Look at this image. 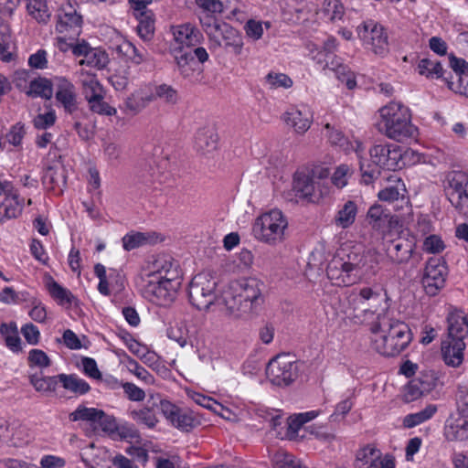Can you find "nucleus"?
<instances>
[{
  "label": "nucleus",
  "instance_id": "1",
  "mask_svg": "<svg viewBox=\"0 0 468 468\" xmlns=\"http://www.w3.org/2000/svg\"><path fill=\"white\" fill-rule=\"evenodd\" d=\"M379 271V255L372 250H364L360 246L352 247L349 251L344 250L335 256L327 265L326 274L336 286H350L370 279Z\"/></svg>",
  "mask_w": 468,
  "mask_h": 468
},
{
  "label": "nucleus",
  "instance_id": "2",
  "mask_svg": "<svg viewBox=\"0 0 468 468\" xmlns=\"http://www.w3.org/2000/svg\"><path fill=\"white\" fill-rule=\"evenodd\" d=\"M180 285L178 262L169 255H161L150 265L142 294L155 305L168 306L176 300Z\"/></svg>",
  "mask_w": 468,
  "mask_h": 468
},
{
  "label": "nucleus",
  "instance_id": "3",
  "mask_svg": "<svg viewBox=\"0 0 468 468\" xmlns=\"http://www.w3.org/2000/svg\"><path fill=\"white\" fill-rule=\"evenodd\" d=\"M265 284L255 277L242 278L231 283L221 303L227 314L240 318L259 310L264 302Z\"/></svg>",
  "mask_w": 468,
  "mask_h": 468
},
{
  "label": "nucleus",
  "instance_id": "4",
  "mask_svg": "<svg viewBox=\"0 0 468 468\" xmlns=\"http://www.w3.org/2000/svg\"><path fill=\"white\" fill-rule=\"evenodd\" d=\"M377 129L398 143L415 140L419 134L417 126L412 123L410 110L399 101H391L379 109Z\"/></svg>",
  "mask_w": 468,
  "mask_h": 468
},
{
  "label": "nucleus",
  "instance_id": "5",
  "mask_svg": "<svg viewBox=\"0 0 468 468\" xmlns=\"http://www.w3.org/2000/svg\"><path fill=\"white\" fill-rule=\"evenodd\" d=\"M370 160L359 161L362 182L369 185L380 176L381 169H401L404 165L402 149L396 144H376L370 150Z\"/></svg>",
  "mask_w": 468,
  "mask_h": 468
},
{
  "label": "nucleus",
  "instance_id": "6",
  "mask_svg": "<svg viewBox=\"0 0 468 468\" xmlns=\"http://www.w3.org/2000/svg\"><path fill=\"white\" fill-rule=\"evenodd\" d=\"M201 24L212 48H224L228 52H232L235 55L241 53L242 37L230 25L218 22L210 16L201 19Z\"/></svg>",
  "mask_w": 468,
  "mask_h": 468
},
{
  "label": "nucleus",
  "instance_id": "7",
  "mask_svg": "<svg viewBox=\"0 0 468 468\" xmlns=\"http://www.w3.org/2000/svg\"><path fill=\"white\" fill-rule=\"evenodd\" d=\"M287 227L288 221L282 212L279 209H272L255 219L252 233L258 240L276 245L284 239Z\"/></svg>",
  "mask_w": 468,
  "mask_h": 468
},
{
  "label": "nucleus",
  "instance_id": "8",
  "mask_svg": "<svg viewBox=\"0 0 468 468\" xmlns=\"http://www.w3.org/2000/svg\"><path fill=\"white\" fill-rule=\"evenodd\" d=\"M370 331L384 334L397 340V343L389 347L390 352L398 346H408L412 339L409 325L393 317L388 311L378 314L376 320L370 323Z\"/></svg>",
  "mask_w": 468,
  "mask_h": 468
},
{
  "label": "nucleus",
  "instance_id": "9",
  "mask_svg": "<svg viewBox=\"0 0 468 468\" xmlns=\"http://www.w3.org/2000/svg\"><path fill=\"white\" fill-rule=\"evenodd\" d=\"M217 281L208 272L197 274L189 284L188 296L190 303L198 310H208L215 303H219L216 297Z\"/></svg>",
  "mask_w": 468,
  "mask_h": 468
},
{
  "label": "nucleus",
  "instance_id": "10",
  "mask_svg": "<svg viewBox=\"0 0 468 468\" xmlns=\"http://www.w3.org/2000/svg\"><path fill=\"white\" fill-rule=\"evenodd\" d=\"M387 293L382 294L379 291L371 287H362L357 293L354 294L353 303L354 311L357 312L354 315L356 323H369L370 319L376 314L386 303Z\"/></svg>",
  "mask_w": 468,
  "mask_h": 468
},
{
  "label": "nucleus",
  "instance_id": "11",
  "mask_svg": "<svg viewBox=\"0 0 468 468\" xmlns=\"http://www.w3.org/2000/svg\"><path fill=\"white\" fill-rule=\"evenodd\" d=\"M445 195L452 206L463 215L468 213V173L450 171L443 180Z\"/></svg>",
  "mask_w": 468,
  "mask_h": 468
},
{
  "label": "nucleus",
  "instance_id": "12",
  "mask_svg": "<svg viewBox=\"0 0 468 468\" xmlns=\"http://www.w3.org/2000/svg\"><path fill=\"white\" fill-rule=\"evenodd\" d=\"M299 374L297 361L290 354H279L271 359L266 367L270 381L279 387L292 384Z\"/></svg>",
  "mask_w": 468,
  "mask_h": 468
},
{
  "label": "nucleus",
  "instance_id": "13",
  "mask_svg": "<svg viewBox=\"0 0 468 468\" xmlns=\"http://www.w3.org/2000/svg\"><path fill=\"white\" fill-rule=\"evenodd\" d=\"M357 29L366 48L376 56L385 58L389 53L388 37L383 26L367 20Z\"/></svg>",
  "mask_w": 468,
  "mask_h": 468
},
{
  "label": "nucleus",
  "instance_id": "14",
  "mask_svg": "<svg viewBox=\"0 0 468 468\" xmlns=\"http://www.w3.org/2000/svg\"><path fill=\"white\" fill-rule=\"evenodd\" d=\"M160 410L169 423L183 432H189L201 424L200 418L193 410L179 408L169 400H161Z\"/></svg>",
  "mask_w": 468,
  "mask_h": 468
},
{
  "label": "nucleus",
  "instance_id": "15",
  "mask_svg": "<svg viewBox=\"0 0 468 468\" xmlns=\"http://www.w3.org/2000/svg\"><path fill=\"white\" fill-rule=\"evenodd\" d=\"M448 268L442 258L432 257L425 263L421 283L426 294L435 296L444 287Z\"/></svg>",
  "mask_w": 468,
  "mask_h": 468
},
{
  "label": "nucleus",
  "instance_id": "16",
  "mask_svg": "<svg viewBox=\"0 0 468 468\" xmlns=\"http://www.w3.org/2000/svg\"><path fill=\"white\" fill-rule=\"evenodd\" d=\"M55 99L57 105L64 109L67 113H73L78 109L77 88L71 80L63 76L53 78Z\"/></svg>",
  "mask_w": 468,
  "mask_h": 468
},
{
  "label": "nucleus",
  "instance_id": "17",
  "mask_svg": "<svg viewBox=\"0 0 468 468\" xmlns=\"http://www.w3.org/2000/svg\"><path fill=\"white\" fill-rule=\"evenodd\" d=\"M293 191L300 200L317 203L326 193L321 187V182L315 181L312 176L297 173L293 179Z\"/></svg>",
  "mask_w": 468,
  "mask_h": 468
},
{
  "label": "nucleus",
  "instance_id": "18",
  "mask_svg": "<svg viewBox=\"0 0 468 468\" xmlns=\"http://www.w3.org/2000/svg\"><path fill=\"white\" fill-rule=\"evenodd\" d=\"M384 247L387 256L395 264L407 263L412 257L415 243L412 239L403 237L389 239L388 234L384 236Z\"/></svg>",
  "mask_w": 468,
  "mask_h": 468
},
{
  "label": "nucleus",
  "instance_id": "19",
  "mask_svg": "<svg viewBox=\"0 0 468 468\" xmlns=\"http://www.w3.org/2000/svg\"><path fill=\"white\" fill-rule=\"evenodd\" d=\"M81 26L82 16L77 10L70 4L62 5L58 14L56 30L70 38H76L80 35Z\"/></svg>",
  "mask_w": 468,
  "mask_h": 468
},
{
  "label": "nucleus",
  "instance_id": "20",
  "mask_svg": "<svg viewBox=\"0 0 468 468\" xmlns=\"http://www.w3.org/2000/svg\"><path fill=\"white\" fill-rule=\"evenodd\" d=\"M285 124L293 129L298 134H304L314 121L312 110L307 105L290 107L282 115Z\"/></svg>",
  "mask_w": 468,
  "mask_h": 468
},
{
  "label": "nucleus",
  "instance_id": "21",
  "mask_svg": "<svg viewBox=\"0 0 468 468\" xmlns=\"http://www.w3.org/2000/svg\"><path fill=\"white\" fill-rule=\"evenodd\" d=\"M436 386V378L432 372H422L411 379L404 389V398L408 402L414 401L431 392Z\"/></svg>",
  "mask_w": 468,
  "mask_h": 468
},
{
  "label": "nucleus",
  "instance_id": "22",
  "mask_svg": "<svg viewBox=\"0 0 468 468\" xmlns=\"http://www.w3.org/2000/svg\"><path fill=\"white\" fill-rule=\"evenodd\" d=\"M153 102V93L148 82L134 90L123 101V111L130 115H137Z\"/></svg>",
  "mask_w": 468,
  "mask_h": 468
},
{
  "label": "nucleus",
  "instance_id": "23",
  "mask_svg": "<svg viewBox=\"0 0 468 468\" xmlns=\"http://www.w3.org/2000/svg\"><path fill=\"white\" fill-rule=\"evenodd\" d=\"M318 63H324V69L334 71L335 77L346 85L349 90L356 86V77L348 66L343 63L341 58L335 55H326L324 58H315Z\"/></svg>",
  "mask_w": 468,
  "mask_h": 468
},
{
  "label": "nucleus",
  "instance_id": "24",
  "mask_svg": "<svg viewBox=\"0 0 468 468\" xmlns=\"http://www.w3.org/2000/svg\"><path fill=\"white\" fill-rule=\"evenodd\" d=\"M465 343L461 339L444 338L441 341V351L444 363L448 367H458L464 359Z\"/></svg>",
  "mask_w": 468,
  "mask_h": 468
},
{
  "label": "nucleus",
  "instance_id": "25",
  "mask_svg": "<svg viewBox=\"0 0 468 468\" xmlns=\"http://www.w3.org/2000/svg\"><path fill=\"white\" fill-rule=\"evenodd\" d=\"M447 335L445 338L464 341L468 335V319L460 310H452L446 317Z\"/></svg>",
  "mask_w": 468,
  "mask_h": 468
},
{
  "label": "nucleus",
  "instance_id": "26",
  "mask_svg": "<svg viewBox=\"0 0 468 468\" xmlns=\"http://www.w3.org/2000/svg\"><path fill=\"white\" fill-rule=\"evenodd\" d=\"M368 224L377 230L384 232L385 229L398 223L397 217L389 209L379 204L371 206L367 214Z\"/></svg>",
  "mask_w": 468,
  "mask_h": 468
},
{
  "label": "nucleus",
  "instance_id": "27",
  "mask_svg": "<svg viewBox=\"0 0 468 468\" xmlns=\"http://www.w3.org/2000/svg\"><path fill=\"white\" fill-rule=\"evenodd\" d=\"M171 30L174 39L180 45L179 50L184 47H196L203 38L201 32L189 23L174 26Z\"/></svg>",
  "mask_w": 468,
  "mask_h": 468
},
{
  "label": "nucleus",
  "instance_id": "28",
  "mask_svg": "<svg viewBox=\"0 0 468 468\" xmlns=\"http://www.w3.org/2000/svg\"><path fill=\"white\" fill-rule=\"evenodd\" d=\"M25 199L19 192L7 197H4L0 203V224L19 218L22 215Z\"/></svg>",
  "mask_w": 468,
  "mask_h": 468
},
{
  "label": "nucleus",
  "instance_id": "29",
  "mask_svg": "<svg viewBox=\"0 0 468 468\" xmlns=\"http://www.w3.org/2000/svg\"><path fill=\"white\" fill-rule=\"evenodd\" d=\"M218 135L213 127L199 129L195 137V147L197 151L207 154L215 151L218 147Z\"/></svg>",
  "mask_w": 468,
  "mask_h": 468
},
{
  "label": "nucleus",
  "instance_id": "30",
  "mask_svg": "<svg viewBox=\"0 0 468 468\" xmlns=\"http://www.w3.org/2000/svg\"><path fill=\"white\" fill-rule=\"evenodd\" d=\"M159 240L154 232H131L126 234L122 241L125 250L130 251L144 245H153Z\"/></svg>",
  "mask_w": 468,
  "mask_h": 468
},
{
  "label": "nucleus",
  "instance_id": "31",
  "mask_svg": "<svg viewBox=\"0 0 468 468\" xmlns=\"http://www.w3.org/2000/svg\"><path fill=\"white\" fill-rule=\"evenodd\" d=\"M356 215V203L353 200H347L336 211L333 222L337 228L348 229L355 223Z\"/></svg>",
  "mask_w": 468,
  "mask_h": 468
},
{
  "label": "nucleus",
  "instance_id": "32",
  "mask_svg": "<svg viewBox=\"0 0 468 468\" xmlns=\"http://www.w3.org/2000/svg\"><path fill=\"white\" fill-rule=\"evenodd\" d=\"M148 84L153 93V101L160 100L169 106H174L178 102V92L173 86L166 83L155 84L154 82H148Z\"/></svg>",
  "mask_w": 468,
  "mask_h": 468
},
{
  "label": "nucleus",
  "instance_id": "33",
  "mask_svg": "<svg viewBox=\"0 0 468 468\" xmlns=\"http://www.w3.org/2000/svg\"><path fill=\"white\" fill-rule=\"evenodd\" d=\"M372 347L378 354L385 356H395L399 355L407 346H398V348H393L390 352V348L397 343L395 338H391L384 334L379 333H372Z\"/></svg>",
  "mask_w": 468,
  "mask_h": 468
},
{
  "label": "nucleus",
  "instance_id": "34",
  "mask_svg": "<svg viewBox=\"0 0 468 468\" xmlns=\"http://www.w3.org/2000/svg\"><path fill=\"white\" fill-rule=\"evenodd\" d=\"M58 382L61 383L62 387L75 394L76 396H81L88 393L90 390V387L88 382L80 378L76 374H58Z\"/></svg>",
  "mask_w": 468,
  "mask_h": 468
},
{
  "label": "nucleus",
  "instance_id": "35",
  "mask_svg": "<svg viewBox=\"0 0 468 468\" xmlns=\"http://www.w3.org/2000/svg\"><path fill=\"white\" fill-rule=\"evenodd\" d=\"M175 59L180 74L184 78H191L199 65L194 58L192 52L184 51L182 49L176 51Z\"/></svg>",
  "mask_w": 468,
  "mask_h": 468
},
{
  "label": "nucleus",
  "instance_id": "36",
  "mask_svg": "<svg viewBox=\"0 0 468 468\" xmlns=\"http://www.w3.org/2000/svg\"><path fill=\"white\" fill-rule=\"evenodd\" d=\"M26 93L33 98L50 99L53 95V80L50 81L45 78L35 79L29 82Z\"/></svg>",
  "mask_w": 468,
  "mask_h": 468
},
{
  "label": "nucleus",
  "instance_id": "37",
  "mask_svg": "<svg viewBox=\"0 0 468 468\" xmlns=\"http://www.w3.org/2000/svg\"><path fill=\"white\" fill-rule=\"evenodd\" d=\"M138 20L137 32L144 41H150L154 35V14L153 12L141 13L135 16Z\"/></svg>",
  "mask_w": 468,
  "mask_h": 468
},
{
  "label": "nucleus",
  "instance_id": "38",
  "mask_svg": "<svg viewBox=\"0 0 468 468\" xmlns=\"http://www.w3.org/2000/svg\"><path fill=\"white\" fill-rule=\"evenodd\" d=\"M436 411L437 407L435 405H428L419 412L405 416L403 419V425L406 428H413L432 418Z\"/></svg>",
  "mask_w": 468,
  "mask_h": 468
},
{
  "label": "nucleus",
  "instance_id": "39",
  "mask_svg": "<svg viewBox=\"0 0 468 468\" xmlns=\"http://www.w3.org/2000/svg\"><path fill=\"white\" fill-rule=\"evenodd\" d=\"M27 9L39 23H47L51 16L46 0H27Z\"/></svg>",
  "mask_w": 468,
  "mask_h": 468
},
{
  "label": "nucleus",
  "instance_id": "40",
  "mask_svg": "<svg viewBox=\"0 0 468 468\" xmlns=\"http://www.w3.org/2000/svg\"><path fill=\"white\" fill-rule=\"evenodd\" d=\"M321 11L325 18L335 22L342 20L345 15V6L340 0H324Z\"/></svg>",
  "mask_w": 468,
  "mask_h": 468
},
{
  "label": "nucleus",
  "instance_id": "41",
  "mask_svg": "<svg viewBox=\"0 0 468 468\" xmlns=\"http://www.w3.org/2000/svg\"><path fill=\"white\" fill-rule=\"evenodd\" d=\"M130 416L138 424L144 425L149 429L154 428L158 422L154 410L150 407L131 410Z\"/></svg>",
  "mask_w": 468,
  "mask_h": 468
},
{
  "label": "nucleus",
  "instance_id": "42",
  "mask_svg": "<svg viewBox=\"0 0 468 468\" xmlns=\"http://www.w3.org/2000/svg\"><path fill=\"white\" fill-rule=\"evenodd\" d=\"M418 71L428 79H440L443 76V68L437 60L422 58L418 64Z\"/></svg>",
  "mask_w": 468,
  "mask_h": 468
},
{
  "label": "nucleus",
  "instance_id": "43",
  "mask_svg": "<svg viewBox=\"0 0 468 468\" xmlns=\"http://www.w3.org/2000/svg\"><path fill=\"white\" fill-rule=\"evenodd\" d=\"M109 62L108 54L101 49L91 48L85 58L80 60L79 64L101 69Z\"/></svg>",
  "mask_w": 468,
  "mask_h": 468
},
{
  "label": "nucleus",
  "instance_id": "44",
  "mask_svg": "<svg viewBox=\"0 0 468 468\" xmlns=\"http://www.w3.org/2000/svg\"><path fill=\"white\" fill-rule=\"evenodd\" d=\"M12 43L11 30L8 25L0 24V59L4 62H10L13 54L10 51Z\"/></svg>",
  "mask_w": 468,
  "mask_h": 468
},
{
  "label": "nucleus",
  "instance_id": "45",
  "mask_svg": "<svg viewBox=\"0 0 468 468\" xmlns=\"http://www.w3.org/2000/svg\"><path fill=\"white\" fill-rule=\"evenodd\" d=\"M86 101L104 95L103 88L94 75H87L81 80Z\"/></svg>",
  "mask_w": 468,
  "mask_h": 468
},
{
  "label": "nucleus",
  "instance_id": "46",
  "mask_svg": "<svg viewBox=\"0 0 468 468\" xmlns=\"http://www.w3.org/2000/svg\"><path fill=\"white\" fill-rule=\"evenodd\" d=\"M103 414V410L96 408H87L85 406H79L73 412L69 414L71 421L84 420L92 423H97L100 416Z\"/></svg>",
  "mask_w": 468,
  "mask_h": 468
},
{
  "label": "nucleus",
  "instance_id": "47",
  "mask_svg": "<svg viewBox=\"0 0 468 468\" xmlns=\"http://www.w3.org/2000/svg\"><path fill=\"white\" fill-rule=\"evenodd\" d=\"M58 382V376L44 377L41 374L30 376V383L38 392H50L56 389Z\"/></svg>",
  "mask_w": 468,
  "mask_h": 468
},
{
  "label": "nucleus",
  "instance_id": "48",
  "mask_svg": "<svg viewBox=\"0 0 468 468\" xmlns=\"http://www.w3.org/2000/svg\"><path fill=\"white\" fill-rule=\"evenodd\" d=\"M324 128L327 130L328 142L335 146H338L341 150L346 153L350 152V145L353 147L352 142H350L341 131L331 127L329 123H326Z\"/></svg>",
  "mask_w": 468,
  "mask_h": 468
},
{
  "label": "nucleus",
  "instance_id": "49",
  "mask_svg": "<svg viewBox=\"0 0 468 468\" xmlns=\"http://www.w3.org/2000/svg\"><path fill=\"white\" fill-rule=\"evenodd\" d=\"M103 157L110 165H117L122 161V146L112 141H104L102 144Z\"/></svg>",
  "mask_w": 468,
  "mask_h": 468
},
{
  "label": "nucleus",
  "instance_id": "50",
  "mask_svg": "<svg viewBox=\"0 0 468 468\" xmlns=\"http://www.w3.org/2000/svg\"><path fill=\"white\" fill-rule=\"evenodd\" d=\"M167 336L176 342L181 347L190 343L189 331L185 323H177L167 331Z\"/></svg>",
  "mask_w": 468,
  "mask_h": 468
},
{
  "label": "nucleus",
  "instance_id": "51",
  "mask_svg": "<svg viewBox=\"0 0 468 468\" xmlns=\"http://www.w3.org/2000/svg\"><path fill=\"white\" fill-rule=\"evenodd\" d=\"M265 82L270 89H289L292 86V80L286 74L270 72L265 77Z\"/></svg>",
  "mask_w": 468,
  "mask_h": 468
},
{
  "label": "nucleus",
  "instance_id": "52",
  "mask_svg": "<svg viewBox=\"0 0 468 468\" xmlns=\"http://www.w3.org/2000/svg\"><path fill=\"white\" fill-rule=\"evenodd\" d=\"M57 121V114L54 109L50 108L47 112L38 113L32 121L37 130H47L53 126Z\"/></svg>",
  "mask_w": 468,
  "mask_h": 468
},
{
  "label": "nucleus",
  "instance_id": "53",
  "mask_svg": "<svg viewBox=\"0 0 468 468\" xmlns=\"http://www.w3.org/2000/svg\"><path fill=\"white\" fill-rule=\"evenodd\" d=\"M48 292H49L50 295L54 299L58 301V303L61 304H63L65 303H72V299H73L72 293L66 288H63L62 286H60L55 281H52L48 284Z\"/></svg>",
  "mask_w": 468,
  "mask_h": 468
},
{
  "label": "nucleus",
  "instance_id": "54",
  "mask_svg": "<svg viewBox=\"0 0 468 468\" xmlns=\"http://www.w3.org/2000/svg\"><path fill=\"white\" fill-rule=\"evenodd\" d=\"M103 99L104 95L87 101L90 110L92 112L101 115H114L116 113V110L113 107L110 106L106 101H104Z\"/></svg>",
  "mask_w": 468,
  "mask_h": 468
},
{
  "label": "nucleus",
  "instance_id": "55",
  "mask_svg": "<svg viewBox=\"0 0 468 468\" xmlns=\"http://www.w3.org/2000/svg\"><path fill=\"white\" fill-rule=\"evenodd\" d=\"M27 362L29 367L40 368L48 367L51 364L48 356L41 349H31L28 353Z\"/></svg>",
  "mask_w": 468,
  "mask_h": 468
},
{
  "label": "nucleus",
  "instance_id": "56",
  "mask_svg": "<svg viewBox=\"0 0 468 468\" xmlns=\"http://www.w3.org/2000/svg\"><path fill=\"white\" fill-rule=\"evenodd\" d=\"M128 369L131 373L135 375L139 379L143 380L146 384L154 383V377L144 367H142L136 360L128 356Z\"/></svg>",
  "mask_w": 468,
  "mask_h": 468
},
{
  "label": "nucleus",
  "instance_id": "57",
  "mask_svg": "<svg viewBox=\"0 0 468 468\" xmlns=\"http://www.w3.org/2000/svg\"><path fill=\"white\" fill-rule=\"evenodd\" d=\"M44 181L47 184H50L53 188L58 187L61 189L66 186V177L62 169L49 168L44 176Z\"/></svg>",
  "mask_w": 468,
  "mask_h": 468
},
{
  "label": "nucleus",
  "instance_id": "58",
  "mask_svg": "<svg viewBox=\"0 0 468 468\" xmlns=\"http://www.w3.org/2000/svg\"><path fill=\"white\" fill-rule=\"evenodd\" d=\"M296 463L294 456L287 452H277L272 457L273 468H292Z\"/></svg>",
  "mask_w": 468,
  "mask_h": 468
},
{
  "label": "nucleus",
  "instance_id": "59",
  "mask_svg": "<svg viewBox=\"0 0 468 468\" xmlns=\"http://www.w3.org/2000/svg\"><path fill=\"white\" fill-rule=\"evenodd\" d=\"M350 173V168L347 165H340L336 167L332 176V183L338 188H343L347 185V180Z\"/></svg>",
  "mask_w": 468,
  "mask_h": 468
},
{
  "label": "nucleus",
  "instance_id": "60",
  "mask_svg": "<svg viewBox=\"0 0 468 468\" xmlns=\"http://www.w3.org/2000/svg\"><path fill=\"white\" fill-rule=\"evenodd\" d=\"M97 423L101 427V431L108 435H114L118 431V423L116 419L113 416L107 415L104 411L100 419H98Z\"/></svg>",
  "mask_w": 468,
  "mask_h": 468
},
{
  "label": "nucleus",
  "instance_id": "61",
  "mask_svg": "<svg viewBox=\"0 0 468 468\" xmlns=\"http://www.w3.org/2000/svg\"><path fill=\"white\" fill-rule=\"evenodd\" d=\"M449 65L456 73L458 79L468 75V62L464 58H457L454 54H450Z\"/></svg>",
  "mask_w": 468,
  "mask_h": 468
},
{
  "label": "nucleus",
  "instance_id": "62",
  "mask_svg": "<svg viewBox=\"0 0 468 468\" xmlns=\"http://www.w3.org/2000/svg\"><path fill=\"white\" fill-rule=\"evenodd\" d=\"M21 334L29 345H37L40 338L38 328L31 323L26 324L21 327Z\"/></svg>",
  "mask_w": 468,
  "mask_h": 468
},
{
  "label": "nucleus",
  "instance_id": "63",
  "mask_svg": "<svg viewBox=\"0 0 468 468\" xmlns=\"http://www.w3.org/2000/svg\"><path fill=\"white\" fill-rule=\"evenodd\" d=\"M123 391L127 398L132 401H143L145 398V392L136 385L131 382L122 384Z\"/></svg>",
  "mask_w": 468,
  "mask_h": 468
},
{
  "label": "nucleus",
  "instance_id": "64",
  "mask_svg": "<svg viewBox=\"0 0 468 468\" xmlns=\"http://www.w3.org/2000/svg\"><path fill=\"white\" fill-rule=\"evenodd\" d=\"M25 133L26 132L24 124L17 122L10 129L6 134V139L9 144H13L14 146H18L21 144Z\"/></svg>",
  "mask_w": 468,
  "mask_h": 468
}]
</instances>
